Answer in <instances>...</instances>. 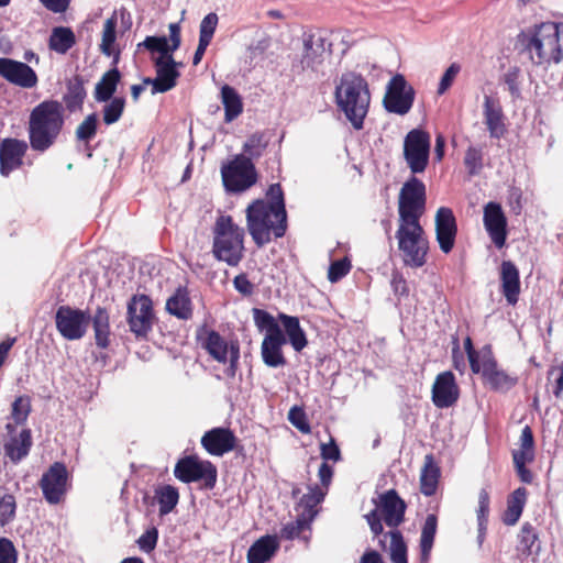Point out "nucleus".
<instances>
[{"instance_id": "49", "label": "nucleus", "mask_w": 563, "mask_h": 563, "mask_svg": "<svg viewBox=\"0 0 563 563\" xmlns=\"http://www.w3.org/2000/svg\"><path fill=\"white\" fill-rule=\"evenodd\" d=\"M0 488V526L5 527L12 522L16 514V499L14 495L3 493Z\"/></svg>"}, {"instance_id": "37", "label": "nucleus", "mask_w": 563, "mask_h": 563, "mask_svg": "<svg viewBox=\"0 0 563 563\" xmlns=\"http://www.w3.org/2000/svg\"><path fill=\"white\" fill-rule=\"evenodd\" d=\"M121 80V73L117 67H113L106 71L101 79L96 84L95 87V99L98 102H108L117 90V87Z\"/></svg>"}, {"instance_id": "56", "label": "nucleus", "mask_w": 563, "mask_h": 563, "mask_svg": "<svg viewBox=\"0 0 563 563\" xmlns=\"http://www.w3.org/2000/svg\"><path fill=\"white\" fill-rule=\"evenodd\" d=\"M489 504H490L489 493L486 489H482L478 494V509H477L478 530H479L481 534L486 530V525H487L488 515H489Z\"/></svg>"}, {"instance_id": "18", "label": "nucleus", "mask_w": 563, "mask_h": 563, "mask_svg": "<svg viewBox=\"0 0 563 563\" xmlns=\"http://www.w3.org/2000/svg\"><path fill=\"white\" fill-rule=\"evenodd\" d=\"M38 485L48 504H59L67 493L68 471L66 465L62 462H54L42 475Z\"/></svg>"}, {"instance_id": "17", "label": "nucleus", "mask_w": 563, "mask_h": 563, "mask_svg": "<svg viewBox=\"0 0 563 563\" xmlns=\"http://www.w3.org/2000/svg\"><path fill=\"white\" fill-rule=\"evenodd\" d=\"M484 382L494 391L506 393L518 384V377L498 367L492 347L482 349L481 372Z\"/></svg>"}, {"instance_id": "19", "label": "nucleus", "mask_w": 563, "mask_h": 563, "mask_svg": "<svg viewBox=\"0 0 563 563\" xmlns=\"http://www.w3.org/2000/svg\"><path fill=\"white\" fill-rule=\"evenodd\" d=\"M483 223L493 244L497 249H503L506 245L508 230L507 218L500 203L489 201L484 206Z\"/></svg>"}, {"instance_id": "35", "label": "nucleus", "mask_w": 563, "mask_h": 563, "mask_svg": "<svg viewBox=\"0 0 563 563\" xmlns=\"http://www.w3.org/2000/svg\"><path fill=\"white\" fill-rule=\"evenodd\" d=\"M278 319L284 325L286 335L292 349L296 352H301L308 345V340L305 331L300 327L299 319L285 313H279Z\"/></svg>"}, {"instance_id": "34", "label": "nucleus", "mask_w": 563, "mask_h": 563, "mask_svg": "<svg viewBox=\"0 0 563 563\" xmlns=\"http://www.w3.org/2000/svg\"><path fill=\"white\" fill-rule=\"evenodd\" d=\"M528 490L518 487L507 498V508L503 515V522L506 526H515L520 519L527 503Z\"/></svg>"}, {"instance_id": "51", "label": "nucleus", "mask_w": 563, "mask_h": 563, "mask_svg": "<svg viewBox=\"0 0 563 563\" xmlns=\"http://www.w3.org/2000/svg\"><path fill=\"white\" fill-rule=\"evenodd\" d=\"M512 456L534 459V437L529 426L522 429L519 438V449L512 451Z\"/></svg>"}, {"instance_id": "40", "label": "nucleus", "mask_w": 563, "mask_h": 563, "mask_svg": "<svg viewBox=\"0 0 563 563\" xmlns=\"http://www.w3.org/2000/svg\"><path fill=\"white\" fill-rule=\"evenodd\" d=\"M76 44L74 31L68 26H56L48 38V47L58 54H66Z\"/></svg>"}, {"instance_id": "29", "label": "nucleus", "mask_w": 563, "mask_h": 563, "mask_svg": "<svg viewBox=\"0 0 563 563\" xmlns=\"http://www.w3.org/2000/svg\"><path fill=\"white\" fill-rule=\"evenodd\" d=\"M278 549L277 536H263L250 547L246 554L247 563H265L275 555Z\"/></svg>"}, {"instance_id": "38", "label": "nucleus", "mask_w": 563, "mask_h": 563, "mask_svg": "<svg viewBox=\"0 0 563 563\" xmlns=\"http://www.w3.org/2000/svg\"><path fill=\"white\" fill-rule=\"evenodd\" d=\"M390 538L389 555L393 563H408L407 558V544L404 540L402 533L398 530H390L384 534V539L379 540V545L383 550H386V538Z\"/></svg>"}, {"instance_id": "62", "label": "nucleus", "mask_w": 563, "mask_h": 563, "mask_svg": "<svg viewBox=\"0 0 563 563\" xmlns=\"http://www.w3.org/2000/svg\"><path fill=\"white\" fill-rule=\"evenodd\" d=\"M464 349L467 354L470 367L474 374H479L482 364V354L474 349L471 336H466L464 340Z\"/></svg>"}, {"instance_id": "12", "label": "nucleus", "mask_w": 563, "mask_h": 563, "mask_svg": "<svg viewBox=\"0 0 563 563\" xmlns=\"http://www.w3.org/2000/svg\"><path fill=\"white\" fill-rule=\"evenodd\" d=\"M426 185L411 176L401 187L398 198L399 221H418L426 210Z\"/></svg>"}, {"instance_id": "27", "label": "nucleus", "mask_w": 563, "mask_h": 563, "mask_svg": "<svg viewBox=\"0 0 563 563\" xmlns=\"http://www.w3.org/2000/svg\"><path fill=\"white\" fill-rule=\"evenodd\" d=\"M500 290L506 301L515 306L521 291L519 269L511 261H503L499 269Z\"/></svg>"}, {"instance_id": "5", "label": "nucleus", "mask_w": 563, "mask_h": 563, "mask_svg": "<svg viewBox=\"0 0 563 563\" xmlns=\"http://www.w3.org/2000/svg\"><path fill=\"white\" fill-rule=\"evenodd\" d=\"M212 255L231 267L238 266L244 257V229L231 216L221 214L212 227Z\"/></svg>"}, {"instance_id": "26", "label": "nucleus", "mask_w": 563, "mask_h": 563, "mask_svg": "<svg viewBox=\"0 0 563 563\" xmlns=\"http://www.w3.org/2000/svg\"><path fill=\"white\" fill-rule=\"evenodd\" d=\"M197 341L217 362L225 364L230 354L228 342L216 330L202 325L197 331Z\"/></svg>"}, {"instance_id": "43", "label": "nucleus", "mask_w": 563, "mask_h": 563, "mask_svg": "<svg viewBox=\"0 0 563 563\" xmlns=\"http://www.w3.org/2000/svg\"><path fill=\"white\" fill-rule=\"evenodd\" d=\"M519 551L522 560L528 559L532 554L538 555L540 552V544H537L539 536L534 527L530 522H525L518 534Z\"/></svg>"}, {"instance_id": "33", "label": "nucleus", "mask_w": 563, "mask_h": 563, "mask_svg": "<svg viewBox=\"0 0 563 563\" xmlns=\"http://www.w3.org/2000/svg\"><path fill=\"white\" fill-rule=\"evenodd\" d=\"M166 310L180 320L192 317V303L187 288L179 287L166 301Z\"/></svg>"}, {"instance_id": "32", "label": "nucleus", "mask_w": 563, "mask_h": 563, "mask_svg": "<svg viewBox=\"0 0 563 563\" xmlns=\"http://www.w3.org/2000/svg\"><path fill=\"white\" fill-rule=\"evenodd\" d=\"M32 437L29 429H24L18 437H11L3 445L5 455L13 463H19L30 452Z\"/></svg>"}, {"instance_id": "54", "label": "nucleus", "mask_w": 563, "mask_h": 563, "mask_svg": "<svg viewBox=\"0 0 563 563\" xmlns=\"http://www.w3.org/2000/svg\"><path fill=\"white\" fill-rule=\"evenodd\" d=\"M352 269V264L349 257H343L341 260H336L332 262L329 266L328 271V279L331 283H338L344 276H346Z\"/></svg>"}, {"instance_id": "21", "label": "nucleus", "mask_w": 563, "mask_h": 563, "mask_svg": "<svg viewBox=\"0 0 563 563\" xmlns=\"http://www.w3.org/2000/svg\"><path fill=\"white\" fill-rule=\"evenodd\" d=\"M460 398V387L451 371L437 375L432 389L431 399L437 408L443 409L454 406Z\"/></svg>"}, {"instance_id": "11", "label": "nucleus", "mask_w": 563, "mask_h": 563, "mask_svg": "<svg viewBox=\"0 0 563 563\" xmlns=\"http://www.w3.org/2000/svg\"><path fill=\"white\" fill-rule=\"evenodd\" d=\"M174 475L183 483L202 482V488L213 489L217 484L218 470L208 460H200L197 455H187L177 461Z\"/></svg>"}, {"instance_id": "58", "label": "nucleus", "mask_w": 563, "mask_h": 563, "mask_svg": "<svg viewBox=\"0 0 563 563\" xmlns=\"http://www.w3.org/2000/svg\"><path fill=\"white\" fill-rule=\"evenodd\" d=\"M503 81L507 85L512 98L517 99L520 97V69L518 67H510L505 73Z\"/></svg>"}, {"instance_id": "55", "label": "nucleus", "mask_w": 563, "mask_h": 563, "mask_svg": "<svg viewBox=\"0 0 563 563\" xmlns=\"http://www.w3.org/2000/svg\"><path fill=\"white\" fill-rule=\"evenodd\" d=\"M464 165L471 176L476 175L483 168V153L479 148L470 146L466 150Z\"/></svg>"}, {"instance_id": "45", "label": "nucleus", "mask_w": 563, "mask_h": 563, "mask_svg": "<svg viewBox=\"0 0 563 563\" xmlns=\"http://www.w3.org/2000/svg\"><path fill=\"white\" fill-rule=\"evenodd\" d=\"M437 528L438 517L434 514H429L424 520L420 536V551L422 560H428L430 556L437 533Z\"/></svg>"}, {"instance_id": "9", "label": "nucleus", "mask_w": 563, "mask_h": 563, "mask_svg": "<svg viewBox=\"0 0 563 563\" xmlns=\"http://www.w3.org/2000/svg\"><path fill=\"white\" fill-rule=\"evenodd\" d=\"M406 509L407 504L395 489L380 494L376 508L364 516L374 538L383 534L382 520L393 530L397 529L405 521Z\"/></svg>"}, {"instance_id": "46", "label": "nucleus", "mask_w": 563, "mask_h": 563, "mask_svg": "<svg viewBox=\"0 0 563 563\" xmlns=\"http://www.w3.org/2000/svg\"><path fill=\"white\" fill-rule=\"evenodd\" d=\"M117 16L113 14L107 19L103 24L102 38L100 44V51L106 56H114V63L119 59V51H115L114 44L117 40Z\"/></svg>"}, {"instance_id": "64", "label": "nucleus", "mask_w": 563, "mask_h": 563, "mask_svg": "<svg viewBox=\"0 0 563 563\" xmlns=\"http://www.w3.org/2000/svg\"><path fill=\"white\" fill-rule=\"evenodd\" d=\"M320 455L324 461L338 462L341 459L340 449L332 437L329 443H321Z\"/></svg>"}, {"instance_id": "30", "label": "nucleus", "mask_w": 563, "mask_h": 563, "mask_svg": "<svg viewBox=\"0 0 563 563\" xmlns=\"http://www.w3.org/2000/svg\"><path fill=\"white\" fill-rule=\"evenodd\" d=\"M441 470L433 454L424 456L423 465L420 472V492L427 497L437 493Z\"/></svg>"}, {"instance_id": "15", "label": "nucleus", "mask_w": 563, "mask_h": 563, "mask_svg": "<svg viewBox=\"0 0 563 563\" xmlns=\"http://www.w3.org/2000/svg\"><path fill=\"white\" fill-rule=\"evenodd\" d=\"M415 97L416 91L413 87L408 84L405 76L396 74L386 86L383 106L389 113L405 115L411 110Z\"/></svg>"}, {"instance_id": "10", "label": "nucleus", "mask_w": 563, "mask_h": 563, "mask_svg": "<svg viewBox=\"0 0 563 563\" xmlns=\"http://www.w3.org/2000/svg\"><path fill=\"white\" fill-rule=\"evenodd\" d=\"M222 183L227 191L243 192L257 181V172L250 157L235 155L221 166Z\"/></svg>"}, {"instance_id": "53", "label": "nucleus", "mask_w": 563, "mask_h": 563, "mask_svg": "<svg viewBox=\"0 0 563 563\" xmlns=\"http://www.w3.org/2000/svg\"><path fill=\"white\" fill-rule=\"evenodd\" d=\"M31 412V399L29 396H19L14 399L11 409V418L15 424H23Z\"/></svg>"}, {"instance_id": "61", "label": "nucleus", "mask_w": 563, "mask_h": 563, "mask_svg": "<svg viewBox=\"0 0 563 563\" xmlns=\"http://www.w3.org/2000/svg\"><path fill=\"white\" fill-rule=\"evenodd\" d=\"M0 563H18V551L8 538H0Z\"/></svg>"}, {"instance_id": "22", "label": "nucleus", "mask_w": 563, "mask_h": 563, "mask_svg": "<svg viewBox=\"0 0 563 563\" xmlns=\"http://www.w3.org/2000/svg\"><path fill=\"white\" fill-rule=\"evenodd\" d=\"M236 437L230 428L216 427L203 433L201 446L213 456H223L236 446Z\"/></svg>"}, {"instance_id": "2", "label": "nucleus", "mask_w": 563, "mask_h": 563, "mask_svg": "<svg viewBox=\"0 0 563 563\" xmlns=\"http://www.w3.org/2000/svg\"><path fill=\"white\" fill-rule=\"evenodd\" d=\"M65 125L64 107L57 100L38 103L30 114L29 141L33 151L44 153L58 140Z\"/></svg>"}, {"instance_id": "6", "label": "nucleus", "mask_w": 563, "mask_h": 563, "mask_svg": "<svg viewBox=\"0 0 563 563\" xmlns=\"http://www.w3.org/2000/svg\"><path fill=\"white\" fill-rule=\"evenodd\" d=\"M528 51L537 65L560 63L563 59V23L544 22L537 26Z\"/></svg>"}, {"instance_id": "47", "label": "nucleus", "mask_w": 563, "mask_h": 563, "mask_svg": "<svg viewBox=\"0 0 563 563\" xmlns=\"http://www.w3.org/2000/svg\"><path fill=\"white\" fill-rule=\"evenodd\" d=\"M155 497L159 505L161 516L169 514L178 504L179 493L178 489L170 485L158 487L155 490Z\"/></svg>"}, {"instance_id": "41", "label": "nucleus", "mask_w": 563, "mask_h": 563, "mask_svg": "<svg viewBox=\"0 0 563 563\" xmlns=\"http://www.w3.org/2000/svg\"><path fill=\"white\" fill-rule=\"evenodd\" d=\"M221 99L225 122L235 120L243 112L242 98L233 87L224 85L221 88Z\"/></svg>"}, {"instance_id": "7", "label": "nucleus", "mask_w": 563, "mask_h": 563, "mask_svg": "<svg viewBox=\"0 0 563 563\" xmlns=\"http://www.w3.org/2000/svg\"><path fill=\"white\" fill-rule=\"evenodd\" d=\"M395 236L405 266L419 268L427 263L429 240L420 222L399 221Z\"/></svg>"}, {"instance_id": "16", "label": "nucleus", "mask_w": 563, "mask_h": 563, "mask_svg": "<svg viewBox=\"0 0 563 563\" xmlns=\"http://www.w3.org/2000/svg\"><path fill=\"white\" fill-rule=\"evenodd\" d=\"M89 316L86 311L64 305L55 313V324L59 334L68 340H80L87 332Z\"/></svg>"}, {"instance_id": "48", "label": "nucleus", "mask_w": 563, "mask_h": 563, "mask_svg": "<svg viewBox=\"0 0 563 563\" xmlns=\"http://www.w3.org/2000/svg\"><path fill=\"white\" fill-rule=\"evenodd\" d=\"M253 318L258 330L266 331L265 335L284 333L276 319L266 310L253 309Z\"/></svg>"}, {"instance_id": "50", "label": "nucleus", "mask_w": 563, "mask_h": 563, "mask_svg": "<svg viewBox=\"0 0 563 563\" xmlns=\"http://www.w3.org/2000/svg\"><path fill=\"white\" fill-rule=\"evenodd\" d=\"M125 108V99L123 97L111 98L102 109V120L104 124L111 125L118 122Z\"/></svg>"}, {"instance_id": "20", "label": "nucleus", "mask_w": 563, "mask_h": 563, "mask_svg": "<svg viewBox=\"0 0 563 563\" xmlns=\"http://www.w3.org/2000/svg\"><path fill=\"white\" fill-rule=\"evenodd\" d=\"M435 240L440 250L449 254L454 245L457 235V223L453 210L449 207H440L434 217Z\"/></svg>"}, {"instance_id": "24", "label": "nucleus", "mask_w": 563, "mask_h": 563, "mask_svg": "<svg viewBox=\"0 0 563 563\" xmlns=\"http://www.w3.org/2000/svg\"><path fill=\"white\" fill-rule=\"evenodd\" d=\"M0 76L23 88H32L37 84V76L32 67L11 58H0Z\"/></svg>"}, {"instance_id": "57", "label": "nucleus", "mask_w": 563, "mask_h": 563, "mask_svg": "<svg viewBox=\"0 0 563 563\" xmlns=\"http://www.w3.org/2000/svg\"><path fill=\"white\" fill-rule=\"evenodd\" d=\"M288 420L301 433L308 434L311 432V427L302 408L297 406L292 407L288 412Z\"/></svg>"}, {"instance_id": "14", "label": "nucleus", "mask_w": 563, "mask_h": 563, "mask_svg": "<svg viewBox=\"0 0 563 563\" xmlns=\"http://www.w3.org/2000/svg\"><path fill=\"white\" fill-rule=\"evenodd\" d=\"M155 313L152 299L144 294L133 295L126 307V322L136 336L146 339L153 329Z\"/></svg>"}, {"instance_id": "63", "label": "nucleus", "mask_w": 563, "mask_h": 563, "mask_svg": "<svg viewBox=\"0 0 563 563\" xmlns=\"http://www.w3.org/2000/svg\"><path fill=\"white\" fill-rule=\"evenodd\" d=\"M460 69L461 67L456 63H453L449 66L440 80L438 87L439 95H443L452 86L456 75L460 73Z\"/></svg>"}, {"instance_id": "1", "label": "nucleus", "mask_w": 563, "mask_h": 563, "mask_svg": "<svg viewBox=\"0 0 563 563\" xmlns=\"http://www.w3.org/2000/svg\"><path fill=\"white\" fill-rule=\"evenodd\" d=\"M181 44L180 27L177 23L169 24V40L166 36H146L139 47L143 46L151 53H159V56L153 58L156 77H145L144 85H152V93H164L176 87L180 73L177 67L181 63L174 59L173 53Z\"/></svg>"}, {"instance_id": "4", "label": "nucleus", "mask_w": 563, "mask_h": 563, "mask_svg": "<svg viewBox=\"0 0 563 563\" xmlns=\"http://www.w3.org/2000/svg\"><path fill=\"white\" fill-rule=\"evenodd\" d=\"M246 227L254 244L261 249L287 231L286 208H275L263 199L253 201L246 209Z\"/></svg>"}, {"instance_id": "28", "label": "nucleus", "mask_w": 563, "mask_h": 563, "mask_svg": "<svg viewBox=\"0 0 563 563\" xmlns=\"http://www.w3.org/2000/svg\"><path fill=\"white\" fill-rule=\"evenodd\" d=\"M286 342L287 338L284 333L264 336L261 344V356L266 366L276 368L287 364L283 353V345Z\"/></svg>"}, {"instance_id": "36", "label": "nucleus", "mask_w": 563, "mask_h": 563, "mask_svg": "<svg viewBox=\"0 0 563 563\" xmlns=\"http://www.w3.org/2000/svg\"><path fill=\"white\" fill-rule=\"evenodd\" d=\"M87 92L81 76L76 75L67 81V90L63 96V101L69 112L82 109Z\"/></svg>"}, {"instance_id": "44", "label": "nucleus", "mask_w": 563, "mask_h": 563, "mask_svg": "<svg viewBox=\"0 0 563 563\" xmlns=\"http://www.w3.org/2000/svg\"><path fill=\"white\" fill-rule=\"evenodd\" d=\"M306 531H311V522L306 520L303 517L297 515L296 520L284 525L279 531V538L282 540H295L301 539L306 543L309 542L310 534H303Z\"/></svg>"}, {"instance_id": "3", "label": "nucleus", "mask_w": 563, "mask_h": 563, "mask_svg": "<svg viewBox=\"0 0 563 563\" xmlns=\"http://www.w3.org/2000/svg\"><path fill=\"white\" fill-rule=\"evenodd\" d=\"M339 109L355 130H362L368 113L371 91L367 80L356 71L342 74L334 91Z\"/></svg>"}, {"instance_id": "23", "label": "nucleus", "mask_w": 563, "mask_h": 563, "mask_svg": "<svg viewBox=\"0 0 563 563\" xmlns=\"http://www.w3.org/2000/svg\"><path fill=\"white\" fill-rule=\"evenodd\" d=\"M27 143L23 140L7 137L0 143V174L8 177L23 164L27 151Z\"/></svg>"}, {"instance_id": "52", "label": "nucleus", "mask_w": 563, "mask_h": 563, "mask_svg": "<svg viewBox=\"0 0 563 563\" xmlns=\"http://www.w3.org/2000/svg\"><path fill=\"white\" fill-rule=\"evenodd\" d=\"M98 130V115L97 113L88 114L84 121L76 129V139L81 142L88 143L97 134Z\"/></svg>"}, {"instance_id": "39", "label": "nucleus", "mask_w": 563, "mask_h": 563, "mask_svg": "<svg viewBox=\"0 0 563 563\" xmlns=\"http://www.w3.org/2000/svg\"><path fill=\"white\" fill-rule=\"evenodd\" d=\"M272 134L268 131H260L251 134L243 144V155L250 157V161L258 159L269 146Z\"/></svg>"}, {"instance_id": "25", "label": "nucleus", "mask_w": 563, "mask_h": 563, "mask_svg": "<svg viewBox=\"0 0 563 563\" xmlns=\"http://www.w3.org/2000/svg\"><path fill=\"white\" fill-rule=\"evenodd\" d=\"M484 124L492 139H501L507 133L506 117L498 99L485 96L483 103Z\"/></svg>"}, {"instance_id": "59", "label": "nucleus", "mask_w": 563, "mask_h": 563, "mask_svg": "<svg viewBox=\"0 0 563 563\" xmlns=\"http://www.w3.org/2000/svg\"><path fill=\"white\" fill-rule=\"evenodd\" d=\"M218 25V15L213 12L208 13L200 23L199 38L210 42Z\"/></svg>"}, {"instance_id": "42", "label": "nucleus", "mask_w": 563, "mask_h": 563, "mask_svg": "<svg viewBox=\"0 0 563 563\" xmlns=\"http://www.w3.org/2000/svg\"><path fill=\"white\" fill-rule=\"evenodd\" d=\"M324 493L320 489L319 486L314 485L309 488V493L305 494L298 504V508L301 509L298 516L303 517L306 520L312 521L314 520L318 509L317 506L323 500Z\"/></svg>"}, {"instance_id": "13", "label": "nucleus", "mask_w": 563, "mask_h": 563, "mask_svg": "<svg viewBox=\"0 0 563 563\" xmlns=\"http://www.w3.org/2000/svg\"><path fill=\"white\" fill-rule=\"evenodd\" d=\"M430 148L431 136L428 131L417 128L406 134L404 139V158L413 175L422 174L427 169Z\"/></svg>"}, {"instance_id": "60", "label": "nucleus", "mask_w": 563, "mask_h": 563, "mask_svg": "<svg viewBox=\"0 0 563 563\" xmlns=\"http://www.w3.org/2000/svg\"><path fill=\"white\" fill-rule=\"evenodd\" d=\"M533 460L534 459L512 456L516 473L525 484H531L533 481L532 472L526 466L527 463H531Z\"/></svg>"}, {"instance_id": "8", "label": "nucleus", "mask_w": 563, "mask_h": 563, "mask_svg": "<svg viewBox=\"0 0 563 563\" xmlns=\"http://www.w3.org/2000/svg\"><path fill=\"white\" fill-rule=\"evenodd\" d=\"M302 51L298 64L301 73L324 75L325 63L332 57V43L322 30H308L302 33Z\"/></svg>"}, {"instance_id": "31", "label": "nucleus", "mask_w": 563, "mask_h": 563, "mask_svg": "<svg viewBox=\"0 0 563 563\" xmlns=\"http://www.w3.org/2000/svg\"><path fill=\"white\" fill-rule=\"evenodd\" d=\"M96 345L108 349L110 345L111 328L110 312L106 307L98 306L91 317Z\"/></svg>"}]
</instances>
